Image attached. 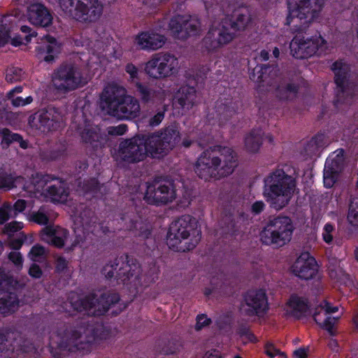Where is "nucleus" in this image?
Listing matches in <instances>:
<instances>
[{
    "mask_svg": "<svg viewBox=\"0 0 358 358\" xmlns=\"http://www.w3.org/2000/svg\"><path fill=\"white\" fill-rule=\"evenodd\" d=\"M126 72L129 75V79L131 82L137 83H138V70L136 66L132 64H128L125 66Z\"/></svg>",
    "mask_w": 358,
    "mask_h": 358,
    "instance_id": "603ef678",
    "label": "nucleus"
},
{
    "mask_svg": "<svg viewBox=\"0 0 358 358\" xmlns=\"http://www.w3.org/2000/svg\"><path fill=\"white\" fill-rule=\"evenodd\" d=\"M169 27L171 33L178 38H186L201 31V22L194 15L176 16L170 20Z\"/></svg>",
    "mask_w": 358,
    "mask_h": 358,
    "instance_id": "6ab92c4d",
    "label": "nucleus"
},
{
    "mask_svg": "<svg viewBox=\"0 0 358 358\" xmlns=\"http://www.w3.org/2000/svg\"><path fill=\"white\" fill-rule=\"evenodd\" d=\"M37 56L47 62H51L60 52V45L55 38L45 36L41 38L36 47Z\"/></svg>",
    "mask_w": 358,
    "mask_h": 358,
    "instance_id": "cd10ccee",
    "label": "nucleus"
},
{
    "mask_svg": "<svg viewBox=\"0 0 358 358\" xmlns=\"http://www.w3.org/2000/svg\"><path fill=\"white\" fill-rule=\"evenodd\" d=\"M24 190L30 195L41 194L54 202H64L69 196L63 181L38 173L32 175L30 182L24 187Z\"/></svg>",
    "mask_w": 358,
    "mask_h": 358,
    "instance_id": "0eeeda50",
    "label": "nucleus"
},
{
    "mask_svg": "<svg viewBox=\"0 0 358 358\" xmlns=\"http://www.w3.org/2000/svg\"><path fill=\"white\" fill-rule=\"evenodd\" d=\"M23 77L21 69L12 67L7 71L6 79L8 82L14 83L20 80Z\"/></svg>",
    "mask_w": 358,
    "mask_h": 358,
    "instance_id": "49530a36",
    "label": "nucleus"
},
{
    "mask_svg": "<svg viewBox=\"0 0 358 358\" xmlns=\"http://www.w3.org/2000/svg\"><path fill=\"white\" fill-rule=\"evenodd\" d=\"M265 348L266 354L271 358L277 355H278L281 358H286L285 355L283 352H280L271 343H267L266 345Z\"/></svg>",
    "mask_w": 358,
    "mask_h": 358,
    "instance_id": "6e6d98bb",
    "label": "nucleus"
},
{
    "mask_svg": "<svg viewBox=\"0 0 358 358\" xmlns=\"http://www.w3.org/2000/svg\"><path fill=\"white\" fill-rule=\"evenodd\" d=\"M266 205L262 201H257L251 206V212L255 215L261 213L265 208Z\"/></svg>",
    "mask_w": 358,
    "mask_h": 358,
    "instance_id": "0e129e2a",
    "label": "nucleus"
},
{
    "mask_svg": "<svg viewBox=\"0 0 358 358\" xmlns=\"http://www.w3.org/2000/svg\"><path fill=\"white\" fill-rule=\"evenodd\" d=\"M101 101L107 113L119 119L135 118L141 112L138 101L127 94L125 88L115 83H110L105 87L101 94Z\"/></svg>",
    "mask_w": 358,
    "mask_h": 358,
    "instance_id": "20e7f679",
    "label": "nucleus"
},
{
    "mask_svg": "<svg viewBox=\"0 0 358 358\" xmlns=\"http://www.w3.org/2000/svg\"><path fill=\"white\" fill-rule=\"evenodd\" d=\"M166 41V37L155 31H142L134 38V44L138 50L155 51L162 48Z\"/></svg>",
    "mask_w": 358,
    "mask_h": 358,
    "instance_id": "393cba45",
    "label": "nucleus"
},
{
    "mask_svg": "<svg viewBox=\"0 0 358 358\" xmlns=\"http://www.w3.org/2000/svg\"><path fill=\"white\" fill-rule=\"evenodd\" d=\"M335 74V83L337 85L334 103L337 107L350 103L354 94L353 85L349 82L350 66L343 61H336L331 66Z\"/></svg>",
    "mask_w": 358,
    "mask_h": 358,
    "instance_id": "dca6fc26",
    "label": "nucleus"
},
{
    "mask_svg": "<svg viewBox=\"0 0 358 358\" xmlns=\"http://www.w3.org/2000/svg\"><path fill=\"white\" fill-rule=\"evenodd\" d=\"M238 166L236 152L229 147L214 146L205 150L198 157L195 173L204 180L225 177Z\"/></svg>",
    "mask_w": 358,
    "mask_h": 358,
    "instance_id": "f257e3e1",
    "label": "nucleus"
},
{
    "mask_svg": "<svg viewBox=\"0 0 358 358\" xmlns=\"http://www.w3.org/2000/svg\"><path fill=\"white\" fill-rule=\"evenodd\" d=\"M87 83L81 69L75 64H66L60 66L52 77V85L59 92L67 93L82 87Z\"/></svg>",
    "mask_w": 358,
    "mask_h": 358,
    "instance_id": "ddd939ff",
    "label": "nucleus"
},
{
    "mask_svg": "<svg viewBox=\"0 0 358 358\" xmlns=\"http://www.w3.org/2000/svg\"><path fill=\"white\" fill-rule=\"evenodd\" d=\"M29 182L30 180L24 182V179L20 176H15V175L8 173L0 174V189L9 190L13 187L21 185L24 189V187Z\"/></svg>",
    "mask_w": 358,
    "mask_h": 358,
    "instance_id": "e433bc0d",
    "label": "nucleus"
},
{
    "mask_svg": "<svg viewBox=\"0 0 358 358\" xmlns=\"http://www.w3.org/2000/svg\"><path fill=\"white\" fill-rule=\"evenodd\" d=\"M3 141L8 144L13 141H19L21 140V136L17 134L11 133L8 129H4L2 130Z\"/></svg>",
    "mask_w": 358,
    "mask_h": 358,
    "instance_id": "5fc2aeb1",
    "label": "nucleus"
},
{
    "mask_svg": "<svg viewBox=\"0 0 358 358\" xmlns=\"http://www.w3.org/2000/svg\"><path fill=\"white\" fill-rule=\"evenodd\" d=\"M100 328V326L87 323L64 327L52 334L51 341L61 349L87 351L99 337L98 331Z\"/></svg>",
    "mask_w": 358,
    "mask_h": 358,
    "instance_id": "f03ea898",
    "label": "nucleus"
},
{
    "mask_svg": "<svg viewBox=\"0 0 358 358\" xmlns=\"http://www.w3.org/2000/svg\"><path fill=\"white\" fill-rule=\"evenodd\" d=\"M58 3L66 15L80 22H94L103 13L99 0H58Z\"/></svg>",
    "mask_w": 358,
    "mask_h": 358,
    "instance_id": "9d476101",
    "label": "nucleus"
},
{
    "mask_svg": "<svg viewBox=\"0 0 358 358\" xmlns=\"http://www.w3.org/2000/svg\"><path fill=\"white\" fill-rule=\"evenodd\" d=\"M338 310V306H331L328 302L323 301L317 308L313 315L315 321L331 336L334 335V327L339 319L338 317H334L331 315L336 313Z\"/></svg>",
    "mask_w": 358,
    "mask_h": 358,
    "instance_id": "a878e982",
    "label": "nucleus"
},
{
    "mask_svg": "<svg viewBox=\"0 0 358 358\" xmlns=\"http://www.w3.org/2000/svg\"><path fill=\"white\" fill-rule=\"evenodd\" d=\"M14 217L13 207L10 203H5L0 208V224L6 222L10 217Z\"/></svg>",
    "mask_w": 358,
    "mask_h": 358,
    "instance_id": "a18cd8bd",
    "label": "nucleus"
},
{
    "mask_svg": "<svg viewBox=\"0 0 358 358\" xmlns=\"http://www.w3.org/2000/svg\"><path fill=\"white\" fill-rule=\"evenodd\" d=\"M8 338L10 340L9 345L10 348L7 349L8 351L16 352H26L27 341L19 333H11L8 334Z\"/></svg>",
    "mask_w": 358,
    "mask_h": 358,
    "instance_id": "ea45409f",
    "label": "nucleus"
},
{
    "mask_svg": "<svg viewBox=\"0 0 358 358\" xmlns=\"http://www.w3.org/2000/svg\"><path fill=\"white\" fill-rule=\"evenodd\" d=\"M59 114L54 108L40 110L29 118L30 127L40 132H48L59 121Z\"/></svg>",
    "mask_w": 358,
    "mask_h": 358,
    "instance_id": "b1692460",
    "label": "nucleus"
},
{
    "mask_svg": "<svg viewBox=\"0 0 358 358\" xmlns=\"http://www.w3.org/2000/svg\"><path fill=\"white\" fill-rule=\"evenodd\" d=\"M8 258L18 269L22 267L23 259L20 252L17 251L11 252L8 255Z\"/></svg>",
    "mask_w": 358,
    "mask_h": 358,
    "instance_id": "4d7b16f0",
    "label": "nucleus"
},
{
    "mask_svg": "<svg viewBox=\"0 0 358 358\" xmlns=\"http://www.w3.org/2000/svg\"><path fill=\"white\" fill-rule=\"evenodd\" d=\"M72 128L80 135L82 139L86 143H91L98 139L99 129L90 124L82 116L77 115L73 122Z\"/></svg>",
    "mask_w": 358,
    "mask_h": 358,
    "instance_id": "c756f323",
    "label": "nucleus"
},
{
    "mask_svg": "<svg viewBox=\"0 0 358 358\" xmlns=\"http://www.w3.org/2000/svg\"><path fill=\"white\" fill-rule=\"evenodd\" d=\"M295 188V178L278 169L264 178L263 195L271 208L280 210L289 203Z\"/></svg>",
    "mask_w": 358,
    "mask_h": 358,
    "instance_id": "7ed1b4c3",
    "label": "nucleus"
},
{
    "mask_svg": "<svg viewBox=\"0 0 358 358\" xmlns=\"http://www.w3.org/2000/svg\"><path fill=\"white\" fill-rule=\"evenodd\" d=\"M140 266L130 261L127 255H122L115 258L103 268V273L108 278L117 277L135 282L140 273Z\"/></svg>",
    "mask_w": 358,
    "mask_h": 358,
    "instance_id": "f3484780",
    "label": "nucleus"
},
{
    "mask_svg": "<svg viewBox=\"0 0 358 358\" xmlns=\"http://www.w3.org/2000/svg\"><path fill=\"white\" fill-rule=\"evenodd\" d=\"M27 206L26 201L22 199L17 200L13 207V213L15 216L19 213L22 212Z\"/></svg>",
    "mask_w": 358,
    "mask_h": 358,
    "instance_id": "e2e57ef3",
    "label": "nucleus"
},
{
    "mask_svg": "<svg viewBox=\"0 0 358 358\" xmlns=\"http://www.w3.org/2000/svg\"><path fill=\"white\" fill-rule=\"evenodd\" d=\"M145 73L151 78L162 80L160 52L154 54L145 63Z\"/></svg>",
    "mask_w": 358,
    "mask_h": 358,
    "instance_id": "f704fd0d",
    "label": "nucleus"
},
{
    "mask_svg": "<svg viewBox=\"0 0 358 358\" xmlns=\"http://www.w3.org/2000/svg\"><path fill=\"white\" fill-rule=\"evenodd\" d=\"M345 160L343 151L338 150L327 159L324 169V185L330 188L338 180L341 173L344 170Z\"/></svg>",
    "mask_w": 358,
    "mask_h": 358,
    "instance_id": "412c9836",
    "label": "nucleus"
},
{
    "mask_svg": "<svg viewBox=\"0 0 358 358\" xmlns=\"http://www.w3.org/2000/svg\"><path fill=\"white\" fill-rule=\"evenodd\" d=\"M285 310L287 315L296 318L305 316L308 311L307 300L303 297L293 295L286 303Z\"/></svg>",
    "mask_w": 358,
    "mask_h": 358,
    "instance_id": "7c9ffc66",
    "label": "nucleus"
},
{
    "mask_svg": "<svg viewBox=\"0 0 358 358\" xmlns=\"http://www.w3.org/2000/svg\"><path fill=\"white\" fill-rule=\"evenodd\" d=\"M20 301L15 293L0 290V315H6L16 311Z\"/></svg>",
    "mask_w": 358,
    "mask_h": 358,
    "instance_id": "72a5a7b5",
    "label": "nucleus"
},
{
    "mask_svg": "<svg viewBox=\"0 0 358 358\" xmlns=\"http://www.w3.org/2000/svg\"><path fill=\"white\" fill-rule=\"evenodd\" d=\"M43 241L57 248H65V250L70 252L83 240L81 236H76L73 241H70L69 230L57 225H50L44 227L41 232Z\"/></svg>",
    "mask_w": 358,
    "mask_h": 358,
    "instance_id": "a211bd4d",
    "label": "nucleus"
},
{
    "mask_svg": "<svg viewBox=\"0 0 358 358\" xmlns=\"http://www.w3.org/2000/svg\"><path fill=\"white\" fill-rule=\"evenodd\" d=\"M50 217V213L45 207H41L38 210L33 212L31 214V220L41 225L47 224L49 222Z\"/></svg>",
    "mask_w": 358,
    "mask_h": 358,
    "instance_id": "79ce46f5",
    "label": "nucleus"
},
{
    "mask_svg": "<svg viewBox=\"0 0 358 358\" xmlns=\"http://www.w3.org/2000/svg\"><path fill=\"white\" fill-rule=\"evenodd\" d=\"M98 228L99 225L95 220L91 219L90 220L83 221V229L87 234L95 233Z\"/></svg>",
    "mask_w": 358,
    "mask_h": 358,
    "instance_id": "864d4df0",
    "label": "nucleus"
},
{
    "mask_svg": "<svg viewBox=\"0 0 358 358\" xmlns=\"http://www.w3.org/2000/svg\"><path fill=\"white\" fill-rule=\"evenodd\" d=\"M298 85L293 83L282 85L277 89V96L283 100L294 99L298 92Z\"/></svg>",
    "mask_w": 358,
    "mask_h": 358,
    "instance_id": "a19ab883",
    "label": "nucleus"
},
{
    "mask_svg": "<svg viewBox=\"0 0 358 358\" xmlns=\"http://www.w3.org/2000/svg\"><path fill=\"white\" fill-rule=\"evenodd\" d=\"M176 99L181 108L189 110L197 102L198 96L194 87L184 85L178 90L176 95Z\"/></svg>",
    "mask_w": 358,
    "mask_h": 358,
    "instance_id": "2f4dec72",
    "label": "nucleus"
},
{
    "mask_svg": "<svg viewBox=\"0 0 358 358\" xmlns=\"http://www.w3.org/2000/svg\"><path fill=\"white\" fill-rule=\"evenodd\" d=\"M176 196V191L172 182L166 181L157 185L148 186L144 199L150 204H165L171 202Z\"/></svg>",
    "mask_w": 358,
    "mask_h": 358,
    "instance_id": "aec40b11",
    "label": "nucleus"
},
{
    "mask_svg": "<svg viewBox=\"0 0 358 358\" xmlns=\"http://www.w3.org/2000/svg\"><path fill=\"white\" fill-rule=\"evenodd\" d=\"M210 323V320L204 315H198L196 317V323L195 329L197 331L201 330L206 326H208Z\"/></svg>",
    "mask_w": 358,
    "mask_h": 358,
    "instance_id": "680f3d73",
    "label": "nucleus"
},
{
    "mask_svg": "<svg viewBox=\"0 0 358 358\" xmlns=\"http://www.w3.org/2000/svg\"><path fill=\"white\" fill-rule=\"evenodd\" d=\"M23 228V223L20 222L13 221L4 226L3 233L8 236H12L15 232H17Z\"/></svg>",
    "mask_w": 358,
    "mask_h": 358,
    "instance_id": "de8ad7c7",
    "label": "nucleus"
},
{
    "mask_svg": "<svg viewBox=\"0 0 358 358\" xmlns=\"http://www.w3.org/2000/svg\"><path fill=\"white\" fill-rule=\"evenodd\" d=\"M69 303L77 311H85L89 315H101L104 314L111 304L117 303L120 297L116 293H106L97 297L91 295L80 299L77 294H72Z\"/></svg>",
    "mask_w": 358,
    "mask_h": 358,
    "instance_id": "9b49d317",
    "label": "nucleus"
},
{
    "mask_svg": "<svg viewBox=\"0 0 358 358\" xmlns=\"http://www.w3.org/2000/svg\"><path fill=\"white\" fill-rule=\"evenodd\" d=\"M29 274L33 278H39L42 275V271L37 264H34L29 268Z\"/></svg>",
    "mask_w": 358,
    "mask_h": 358,
    "instance_id": "338daca9",
    "label": "nucleus"
},
{
    "mask_svg": "<svg viewBox=\"0 0 358 358\" xmlns=\"http://www.w3.org/2000/svg\"><path fill=\"white\" fill-rule=\"evenodd\" d=\"M45 248L39 245L33 246L29 252V258L34 262L41 260L45 257Z\"/></svg>",
    "mask_w": 358,
    "mask_h": 358,
    "instance_id": "c03bdc74",
    "label": "nucleus"
},
{
    "mask_svg": "<svg viewBox=\"0 0 358 358\" xmlns=\"http://www.w3.org/2000/svg\"><path fill=\"white\" fill-rule=\"evenodd\" d=\"M16 19L12 15L0 16V45L10 38V32L15 24Z\"/></svg>",
    "mask_w": 358,
    "mask_h": 358,
    "instance_id": "4c0bfd02",
    "label": "nucleus"
},
{
    "mask_svg": "<svg viewBox=\"0 0 358 358\" xmlns=\"http://www.w3.org/2000/svg\"><path fill=\"white\" fill-rule=\"evenodd\" d=\"M271 70L270 67L268 66H259L256 67L254 69L253 73V79H255V77L256 74L257 75V78L256 81L259 83V84H262V85H264V83L266 85H270V79H268V73H271Z\"/></svg>",
    "mask_w": 358,
    "mask_h": 358,
    "instance_id": "37998d69",
    "label": "nucleus"
},
{
    "mask_svg": "<svg viewBox=\"0 0 358 358\" xmlns=\"http://www.w3.org/2000/svg\"><path fill=\"white\" fill-rule=\"evenodd\" d=\"M148 151L154 158H159L171 150L180 139L177 127L171 125L146 135Z\"/></svg>",
    "mask_w": 358,
    "mask_h": 358,
    "instance_id": "f8f14e48",
    "label": "nucleus"
},
{
    "mask_svg": "<svg viewBox=\"0 0 358 358\" xmlns=\"http://www.w3.org/2000/svg\"><path fill=\"white\" fill-rule=\"evenodd\" d=\"M268 309V299L266 292L259 289L249 291L245 296L242 311L248 315H262Z\"/></svg>",
    "mask_w": 358,
    "mask_h": 358,
    "instance_id": "5701e85b",
    "label": "nucleus"
},
{
    "mask_svg": "<svg viewBox=\"0 0 358 358\" xmlns=\"http://www.w3.org/2000/svg\"><path fill=\"white\" fill-rule=\"evenodd\" d=\"M334 233V227L331 224H326L322 232V238L324 242L328 244L331 243L333 241Z\"/></svg>",
    "mask_w": 358,
    "mask_h": 358,
    "instance_id": "8fccbe9b",
    "label": "nucleus"
},
{
    "mask_svg": "<svg viewBox=\"0 0 358 358\" xmlns=\"http://www.w3.org/2000/svg\"><path fill=\"white\" fill-rule=\"evenodd\" d=\"M162 79H166L178 73L180 69L179 61L173 54L160 52Z\"/></svg>",
    "mask_w": 358,
    "mask_h": 358,
    "instance_id": "473e14b6",
    "label": "nucleus"
},
{
    "mask_svg": "<svg viewBox=\"0 0 358 358\" xmlns=\"http://www.w3.org/2000/svg\"><path fill=\"white\" fill-rule=\"evenodd\" d=\"M348 220L352 225H358V203H352L350 206Z\"/></svg>",
    "mask_w": 358,
    "mask_h": 358,
    "instance_id": "09e8293b",
    "label": "nucleus"
},
{
    "mask_svg": "<svg viewBox=\"0 0 358 358\" xmlns=\"http://www.w3.org/2000/svg\"><path fill=\"white\" fill-rule=\"evenodd\" d=\"M317 148L318 146L317 144L316 139L313 138L308 143L306 148V151L307 152L308 155H311L317 151Z\"/></svg>",
    "mask_w": 358,
    "mask_h": 358,
    "instance_id": "774afa93",
    "label": "nucleus"
},
{
    "mask_svg": "<svg viewBox=\"0 0 358 358\" xmlns=\"http://www.w3.org/2000/svg\"><path fill=\"white\" fill-rule=\"evenodd\" d=\"M237 110L238 104L236 102L232 100H220L208 114V120L212 121L213 124L217 123L219 126H225L231 123Z\"/></svg>",
    "mask_w": 358,
    "mask_h": 358,
    "instance_id": "4be33fe9",
    "label": "nucleus"
},
{
    "mask_svg": "<svg viewBox=\"0 0 358 358\" xmlns=\"http://www.w3.org/2000/svg\"><path fill=\"white\" fill-rule=\"evenodd\" d=\"M293 273L300 278L308 280L317 272L315 259L308 252L302 253L292 266Z\"/></svg>",
    "mask_w": 358,
    "mask_h": 358,
    "instance_id": "bb28decb",
    "label": "nucleus"
},
{
    "mask_svg": "<svg viewBox=\"0 0 358 358\" xmlns=\"http://www.w3.org/2000/svg\"><path fill=\"white\" fill-rule=\"evenodd\" d=\"M20 30L22 32L27 34L25 36V41L27 43L31 41L32 37H35L36 36V33L29 26L23 25L20 27Z\"/></svg>",
    "mask_w": 358,
    "mask_h": 358,
    "instance_id": "69168bd1",
    "label": "nucleus"
},
{
    "mask_svg": "<svg viewBox=\"0 0 358 358\" xmlns=\"http://www.w3.org/2000/svg\"><path fill=\"white\" fill-rule=\"evenodd\" d=\"M201 238V230L195 218L185 215L172 222L167 236V245L173 250L186 252L192 250Z\"/></svg>",
    "mask_w": 358,
    "mask_h": 358,
    "instance_id": "423d86ee",
    "label": "nucleus"
},
{
    "mask_svg": "<svg viewBox=\"0 0 358 358\" xmlns=\"http://www.w3.org/2000/svg\"><path fill=\"white\" fill-rule=\"evenodd\" d=\"M10 99L12 104L15 107L24 106L32 102L33 99L31 96L25 98L21 96H16L15 95L10 96Z\"/></svg>",
    "mask_w": 358,
    "mask_h": 358,
    "instance_id": "3c124183",
    "label": "nucleus"
},
{
    "mask_svg": "<svg viewBox=\"0 0 358 358\" xmlns=\"http://www.w3.org/2000/svg\"><path fill=\"white\" fill-rule=\"evenodd\" d=\"M263 131L261 129L252 130L245 137V147L250 152H257L262 143Z\"/></svg>",
    "mask_w": 358,
    "mask_h": 358,
    "instance_id": "c9c22d12",
    "label": "nucleus"
},
{
    "mask_svg": "<svg viewBox=\"0 0 358 358\" xmlns=\"http://www.w3.org/2000/svg\"><path fill=\"white\" fill-rule=\"evenodd\" d=\"M324 0H299L289 7L287 24L295 31H303L318 17Z\"/></svg>",
    "mask_w": 358,
    "mask_h": 358,
    "instance_id": "6e6552de",
    "label": "nucleus"
},
{
    "mask_svg": "<svg viewBox=\"0 0 358 358\" xmlns=\"http://www.w3.org/2000/svg\"><path fill=\"white\" fill-rule=\"evenodd\" d=\"M164 118V111H159L149 120V124L151 127L158 126Z\"/></svg>",
    "mask_w": 358,
    "mask_h": 358,
    "instance_id": "052dcab7",
    "label": "nucleus"
},
{
    "mask_svg": "<svg viewBox=\"0 0 358 358\" xmlns=\"http://www.w3.org/2000/svg\"><path fill=\"white\" fill-rule=\"evenodd\" d=\"M146 135L122 141L115 154L117 162L136 163L143 161L148 155V145Z\"/></svg>",
    "mask_w": 358,
    "mask_h": 358,
    "instance_id": "4468645a",
    "label": "nucleus"
},
{
    "mask_svg": "<svg viewBox=\"0 0 358 358\" xmlns=\"http://www.w3.org/2000/svg\"><path fill=\"white\" fill-rule=\"evenodd\" d=\"M134 229L138 230L139 233L138 234V236L143 238H147L150 234L147 227L141 222H136L134 225Z\"/></svg>",
    "mask_w": 358,
    "mask_h": 358,
    "instance_id": "bf43d9fd",
    "label": "nucleus"
},
{
    "mask_svg": "<svg viewBox=\"0 0 358 358\" xmlns=\"http://www.w3.org/2000/svg\"><path fill=\"white\" fill-rule=\"evenodd\" d=\"M127 129L126 124H121L117 126L109 127L107 129L108 133L110 135H123Z\"/></svg>",
    "mask_w": 358,
    "mask_h": 358,
    "instance_id": "13d9d810",
    "label": "nucleus"
},
{
    "mask_svg": "<svg viewBox=\"0 0 358 358\" xmlns=\"http://www.w3.org/2000/svg\"><path fill=\"white\" fill-rule=\"evenodd\" d=\"M27 17L29 22L38 27H48L52 21L50 11L41 3H33L27 8Z\"/></svg>",
    "mask_w": 358,
    "mask_h": 358,
    "instance_id": "c85d7f7f",
    "label": "nucleus"
},
{
    "mask_svg": "<svg viewBox=\"0 0 358 358\" xmlns=\"http://www.w3.org/2000/svg\"><path fill=\"white\" fill-rule=\"evenodd\" d=\"M294 227L287 216H277L270 219L260 233V240L266 245L282 247L292 237Z\"/></svg>",
    "mask_w": 358,
    "mask_h": 358,
    "instance_id": "1a4fd4ad",
    "label": "nucleus"
},
{
    "mask_svg": "<svg viewBox=\"0 0 358 358\" xmlns=\"http://www.w3.org/2000/svg\"><path fill=\"white\" fill-rule=\"evenodd\" d=\"M137 90L140 93L141 99L145 102L155 101V99H162L165 94L163 90L152 89L141 83H137Z\"/></svg>",
    "mask_w": 358,
    "mask_h": 358,
    "instance_id": "58836bf2",
    "label": "nucleus"
},
{
    "mask_svg": "<svg viewBox=\"0 0 358 358\" xmlns=\"http://www.w3.org/2000/svg\"><path fill=\"white\" fill-rule=\"evenodd\" d=\"M252 24V18L247 10L238 13L233 20L225 19L213 25L203 39V44L213 50L231 42L237 32L244 31Z\"/></svg>",
    "mask_w": 358,
    "mask_h": 358,
    "instance_id": "39448f33",
    "label": "nucleus"
},
{
    "mask_svg": "<svg viewBox=\"0 0 358 358\" xmlns=\"http://www.w3.org/2000/svg\"><path fill=\"white\" fill-rule=\"evenodd\" d=\"M291 55L296 59H303L320 55L327 50V43L320 35L311 37L296 36L289 44Z\"/></svg>",
    "mask_w": 358,
    "mask_h": 358,
    "instance_id": "2eb2a0df",
    "label": "nucleus"
}]
</instances>
